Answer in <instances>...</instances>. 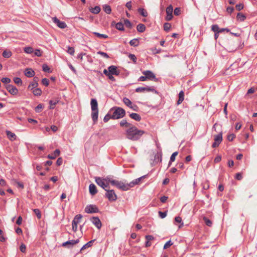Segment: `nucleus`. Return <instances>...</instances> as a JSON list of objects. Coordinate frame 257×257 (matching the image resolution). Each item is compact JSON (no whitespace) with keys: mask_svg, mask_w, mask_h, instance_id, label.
I'll use <instances>...</instances> for the list:
<instances>
[{"mask_svg":"<svg viewBox=\"0 0 257 257\" xmlns=\"http://www.w3.org/2000/svg\"><path fill=\"white\" fill-rule=\"evenodd\" d=\"M108 70L110 74L115 75H118L119 74V71L117 70V68L115 66L111 65L108 68Z\"/></svg>","mask_w":257,"mask_h":257,"instance_id":"14","label":"nucleus"},{"mask_svg":"<svg viewBox=\"0 0 257 257\" xmlns=\"http://www.w3.org/2000/svg\"><path fill=\"white\" fill-rule=\"evenodd\" d=\"M6 134L7 135L8 138L11 141H14V140H16L17 136L15 135V134L12 133L11 132H10L9 131H7Z\"/></svg>","mask_w":257,"mask_h":257,"instance_id":"20","label":"nucleus"},{"mask_svg":"<svg viewBox=\"0 0 257 257\" xmlns=\"http://www.w3.org/2000/svg\"><path fill=\"white\" fill-rule=\"evenodd\" d=\"M20 249L22 252H25L26 251V246L24 244H22L20 245Z\"/></svg>","mask_w":257,"mask_h":257,"instance_id":"61","label":"nucleus"},{"mask_svg":"<svg viewBox=\"0 0 257 257\" xmlns=\"http://www.w3.org/2000/svg\"><path fill=\"white\" fill-rule=\"evenodd\" d=\"M235 136L234 134H231L227 136V140L229 141H232L233 139L235 138Z\"/></svg>","mask_w":257,"mask_h":257,"instance_id":"60","label":"nucleus"},{"mask_svg":"<svg viewBox=\"0 0 257 257\" xmlns=\"http://www.w3.org/2000/svg\"><path fill=\"white\" fill-rule=\"evenodd\" d=\"M82 218V215L77 214L75 216L72 222H74L75 223L78 224L80 222Z\"/></svg>","mask_w":257,"mask_h":257,"instance_id":"29","label":"nucleus"},{"mask_svg":"<svg viewBox=\"0 0 257 257\" xmlns=\"http://www.w3.org/2000/svg\"><path fill=\"white\" fill-rule=\"evenodd\" d=\"M44 106L42 104H38L35 109V110L36 112H40L41 111V109L43 108Z\"/></svg>","mask_w":257,"mask_h":257,"instance_id":"45","label":"nucleus"},{"mask_svg":"<svg viewBox=\"0 0 257 257\" xmlns=\"http://www.w3.org/2000/svg\"><path fill=\"white\" fill-rule=\"evenodd\" d=\"M175 221L177 223H181V224L179 226V228H181L183 225V223L182 222V219L179 216H177L175 218Z\"/></svg>","mask_w":257,"mask_h":257,"instance_id":"44","label":"nucleus"},{"mask_svg":"<svg viewBox=\"0 0 257 257\" xmlns=\"http://www.w3.org/2000/svg\"><path fill=\"white\" fill-rule=\"evenodd\" d=\"M95 241V239L91 240L88 242L87 243L84 244L81 248L80 251H82V250L86 249L87 247H89L92 246V243Z\"/></svg>","mask_w":257,"mask_h":257,"instance_id":"30","label":"nucleus"},{"mask_svg":"<svg viewBox=\"0 0 257 257\" xmlns=\"http://www.w3.org/2000/svg\"><path fill=\"white\" fill-rule=\"evenodd\" d=\"M24 73L25 75L28 77H32L35 75V72L31 68H26Z\"/></svg>","mask_w":257,"mask_h":257,"instance_id":"17","label":"nucleus"},{"mask_svg":"<svg viewBox=\"0 0 257 257\" xmlns=\"http://www.w3.org/2000/svg\"><path fill=\"white\" fill-rule=\"evenodd\" d=\"M101 10L100 7L95 6L94 8H92L90 11L92 13L97 14H98Z\"/></svg>","mask_w":257,"mask_h":257,"instance_id":"27","label":"nucleus"},{"mask_svg":"<svg viewBox=\"0 0 257 257\" xmlns=\"http://www.w3.org/2000/svg\"><path fill=\"white\" fill-rule=\"evenodd\" d=\"M125 114V111L124 109L121 107H116L112 115H111V118L112 119H119L123 117Z\"/></svg>","mask_w":257,"mask_h":257,"instance_id":"4","label":"nucleus"},{"mask_svg":"<svg viewBox=\"0 0 257 257\" xmlns=\"http://www.w3.org/2000/svg\"><path fill=\"white\" fill-rule=\"evenodd\" d=\"M2 55L5 58H9L12 56V53L10 50H6L3 51Z\"/></svg>","mask_w":257,"mask_h":257,"instance_id":"25","label":"nucleus"},{"mask_svg":"<svg viewBox=\"0 0 257 257\" xmlns=\"http://www.w3.org/2000/svg\"><path fill=\"white\" fill-rule=\"evenodd\" d=\"M6 89L13 95H16L18 93V89L12 85H7Z\"/></svg>","mask_w":257,"mask_h":257,"instance_id":"10","label":"nucleus"},{"mask_svg":"<svg viewBox=\"0 0 257 257\" xmlns=\"http://www.w3.org/2000/svg\"><path fill=\"white\" fill-rule=\"evenodd\" d=\"M42 52L40 49H36L34 52L35 56L40 57L42 56Z\"/></svg>","mask_w":257,"mask_h":257,"instance_id":"57","label":"nucleus"},{"mask_svg":"<svg viewBox=\"0 0 257 257\" xmlns=\"http://www.w3.org/2000/svg\"><path fill=\"white\" fill-rule=\"evenodd\" d=\"M142 73L146 75L148 80H152L153 79L157 80L155 74L150 70L144 71Z\"/></svg>","mask_w":257,"mask_h":257,"instance_id":"12","label":"nucleus"},{"mask_svg":"<svg viewBox=\"0 0 257 257\" xmlns=\"http://www.w3.org/2000/svg\"><path fill=\"white\" fill-rule=\"evenodd\" d=\"M90 220L98 229L101 228L102 226L101 222L98 217H92L90 218Z\"/></svg>","mask_w":257,"mask_h":257,"instance_id":"11","label":"nucleus"},{"mask_svg":"<svg viewBox=\"0 0 257 257\" xmlns=\"http://www.w3.org/2000/svg\"><path fill=\"white\" fill-rule=\"evenodd\" d=\"M1 81L4 83L8 84L11 82V80L9 78L5 77V78H3L1 79Z\"/></svg>","mask_w":257,"mask_h":257,"instance_id":"52","label":"nucleus"},{"mask_svg":"<svg viewBox=\"0 0 257 257\" xmlns=\"http://www.w3.org/2000/svg\"><path fill=\"white\" fill-rule=\"evenodd\" d=\"M205 224L208 226H211L212 225L211 221L207 218L206 217H204L203 218Z\"/></svg>","mask_w":257,"mask_h":257,"instance_id":"42","label":"nucleus"},{"mask_svg":"<svg viewBox=\"0 0 257 257\" xmlns=\"http://www.w3.org/2000/svg\"><path fill=\"white\" fill-rule=\"evenodd\" d=\"M174 15L178 16L180 14V9L179 8H176L174 11Z\"/></svg>","mask_w":257,"mask_h":257,"instance_id":"64","label":"nucleus"},{"mask_svg":"<svg viewBox=\"0 0 257 257\" xmlns=\"http://www.w3.org/2000/svg\"><path fill=\"white\" fill-rule=\"evenodd\" d=\"M93 34L99 38L106 39L108 38V36L105 34H102L97 32H93Z\"/></svg>","mask_w":257,"mask_h":257,"instance_id":"35","label":"nucleus"},{"mask_svg":"<svg viewBox=\"0 0 257 257\" xmlns=\"http://www.w3.org/2000/svg\"><path fill=\"white\" fill-rule=\"evenodd\" d=\"M103 9L106 14H110L111 12V7L109 5H104L103 6Z\"/></svg>","mask_w":257,"mask_h":257,"instance_id":"32","label":"nucleus"},{"mask_svg":"<svg viewBox=\"0 0 257 257\" xmlns=\"http://www.w3.org/2000/svg\"><path fill=\"white\" fill-rule=\"evenodd\" d=\"M85 212L87 213H97L99 212V209L95 205H89L85 208Z\"/></svg>","mask_w":257,"mask_h":257,"instance_id":"8","label":"nucleus"},{"mask_svg":"<svg viewBox=\"0 0 257 257\" xmlns=\"http://www.w3.org/2000/svg\"><path fill=\"white\" fill-rule=\"evenodd\" d=\"M159 216L161 218H165L166 215H167V212H161V211H159Z\"/></svg>","mask_w":257,"mask_h":257,"instance_id":"62","label":"nucleus"},{"mask_svg":"<svg viewBox=\"0 0 257 257\" xmlns=\"http://www.w3.org/2000/svg\"><path fill=\"white\" fill-rule=\"evenodd\" d=\"M138 12L140 14V15L144 17H147L148 16L147 12L143 8H139L138 9Z\"/></svg>","mask_w":257,"mask_h":257,"instance_id":"33","label":"nucleus"},{"mask_svg":"<svg viewBox=\"0 0 257 257\" xmlns=\"http://www.w3.org/2000/svg\"><path fill=\"white\" fill-rule=\"evenodd\" d=\"M235 178L238 180H240L242 179V174L240 173H238L236 174Z\"/></svg>","mask_w":257,"mask_h":257,"instance_id":"63","label":"nucleus"},{"mask_svg":"<svg viewBox=\"0 0 257 257\" xmlns=\"http://www.w3.org/2000/svg\"><path fill=\"white\" fill-rule=\"evenodd\" d=\"M115 28L118 30L123 31L124 30L123 24L121 22H118L115 25Z\"/></svg>","mask_w":257,"mask_h":257,"instance_id":"39","label":"nucleus"},{"mask_svg":"<svg viewBox=\"0 0 257 257\" xmlns=\"http://www.w3.org/2000/svg\"><path fill=\"white\" fill-rule=\"evenodd\" d=\"M214 140L215 142H216L220 144L222 140V133H220L218 135L215 136Z\"/></svg>","mask_w":257,"mask_h":257,"instance_id":"23","label":"nucleus"},{"mask_svg":"<svg viewBox=\"0 0 257 257\" xmlns=\"http://www.w3.org/2000/svg\"><path fill=\"white\" fill-rule=\"evenodd\" d=\"M173 244V242L171 240L168 241L164 245V249H167Z\"/></svg>","mask_w":257,"mask_h":257,"instance_id":"54","label":"nucleus"},{"mask_svg":"<svg viewBox=\"0 0 257 257\" xmlns=\"http://www.w3.org/2000/svg\"><path fill=\"white\" fill-rule=\"evenodd\" d=\"M184 92L182 90L179 93V99L177 102V105H179L182 102V101L184 100Z\"/></svg>","mask_w":257,"mask_h":257,"instance_id":"22","label":"nucleus"},{"mask_svg":"<svg viewBox=\"0 0 257 257\" xmlns=\"http://www.w3.org/2000/svg\"><path fill=\"white\" fill-rule=\"evenodd\" d=\"M60 154V151L59 149H56L53 154L48 155L47 158L50 159H55Z\"/></svg>","mask_w":257,"mask_h":257,"instance_id":"18","label":"nucleus"},{"mask_svg":"<svg viewBox=\"0 0 257 257\" xmlns=\"http://www.w3.org/2000/svg\"><path fill=\"white\" fill-rule=\"evenodd\" d=\"M130 116L133 119L139 121L141 119V116L136 113H132L130 114Z\"/></svg>","mask_w":257,"mask_h":257,"instance_id":"21","label":"nucleus"},{"mask_svg":"<svg viewBox=\"0 0 257 257\" xmlns=\"http://www.w3.org/2000/svg\"><path fill=\"white\" fill-rule=\"evenodd\" d=\"M58 102V101H54V100H50L49 101V103L50 104V109H54L55 105L57 104V103Z\"/></svg>","mask_w":257,"mask_h":257,"instance_id":"43","label":"nucleus"},{"mask_svg":"<svg viewBox=\"0 0 257 257\" xmlns=\"http://www.w3.org/2000/svg\"><path fill=\"white\" fill-rule=\"evenodd\" d=\"M226 49L229 51L232 52L235 51L237 47L236 46L234 45L232 41H228V42L225 45Z\"/></svg>","mask_w":257,"mask_h":257,"instance_id":"13","label":"nucleus"},{"mask_svg":"<svg viewBox=\"0 0 257 257\" xmlns=\"http://www.w3.org/2000/svg\"><path fill=\"white\" fill-rule=\"evenodd\" d=\"M145 177V176H143L130 183H125L122 181L114 180V181H112V185L115 186L117 188L123 191H127L131 188L134 187L135 185L138 184L140 182L141 180Z\"/></svg>","mask_w":257,"mask_h":257,"instance_id":"1","label":"nucleus"},{"mask_svg":"<svg viewBox=\"0 0 257 257\" xmlns=\"http://www.w3.org/2000/svg\"><path fill=\"white\" fill-rule=\"evenodd\" d=\"M89 193L92 195H94L97 193L96 186L94 184H90L89 186Z\"/></svg>","mask_w":257,"mask_h":257,"instance_id":"16","label":"nucleus"},{"mask_svg":"<svg viewBox=\"0 0 257 257\" xmlns=\"http://www.w3.org/2000/svg\"><path fill=\"white\" fill-rule=\"evenodd\" d=\"M211 30L214 33L220 32V28L217 25H213L211 26Z\"/></svg>","mask_w":257,"mask_h":257,"instance_id":"41","label":"nucleus"},{"mask_svg":"<svg viewBox=\"0 0 257 257\" xmlns=\"http://www.w3.org/2000/svg\"><path fill=\"white\" fill-rule=\"evenodd\" d=\"M171 27L170 23H166L164 24V30L166 31H168Z\"/></svg>","mask_w":257,"mask_h":257,"instance_id":"50","label":"nucleus"},{"mask_svg":"<svg viewBox=\"0 0 257 257\" xmlns=\"http://www.w3.org/2000/svg\"><path fill=\"white\" fill-rule=\"evenodd\" d=\"M177 155H178V152H174L172 154V155H171V156L170 157V162L169 163V166H170L171 163L174 162L175 160V157H176V156Z\"/></svg>","mask_w":257,"mask_h":257,"instance_id":"37","label":"nucleus"},{"mask_svg":"<svg viewBox=\"0 0 257 257\" xmlns=\"http://www.w3.org/2000/svg\"><path fill=\"white\" fill-rule=\"evenodd\" d=\"M103 179L104 180L106 183H108V184H109V183H111V185H112V181H114V180L112 179L110 177H109V176H107L106 178H103Z\"/></svg>","mask_w":257,"mask_h":257,"instance_id":"47","label":"nucleus"},{"mask_svg":"<svg viewBox=\"0 0 257 257\" xmlns=\"http://www.w3.org/2000/svg\"><path fill=\"white\" fill-rule=\"evenodd\" d=\"M90 105L92 110L91 117L94 123H95L97 121L98 116V103L96 99L94 98L91 99Z\"/></svg>","mask_w":257,"mask_h":257,"instance_id":"3","label":"nucleus"},{"mask_svg":"<svg viewBox=\"0 0 257 257\" xmlns=\"http://www.w3.org/2000/svg\"><path fill=\"white\" fill-rule=\"evenodd\" d=\"M14 82L18 84V85H22V81L21 79L19 77H15L14 79Z\"/></svg>","mask_w":257,"mask_h":257,"instance_id":"46","label":"nucleus"},{"mask_svg":"<svg viewBox=\"0 0 257 257\" xmlns=\"http://www.w3.org/2000/svg\"><path fill=\"white\" fill-rule=\"evenodd\" d=\"M97 54L101 55L102 56H103V57H105V58L108 59L109 58L108 54L105 52H101V51H98V52H97Z\"/></svg>","mask_w":257,"mask_h":257,"instance_id":"55","label":"nucleus"},{"mask_svg":"<svg viewBox=\"0 0 257 257\" xmlns=\"http://www.w3.org/2000/svg\"><path fill=\"white\" fill-rule=\"evenodd\" d=\"M130 44L132 46L137 47L139 45V41L138 39H134L130 41Z\"/></svg>","mask_w":257,"mask_h":257,"instance_id":"28","label":"nucleus"},{"mask_svg":"<svg viewBox=\"0 0 257 257\" xmlns=\"http://www.w3.org/2000/svg\"><path fill=\"white\" fill-rule=\"evenodd\" d=\"M52 20L53 22L60 28L64 29L67 27V25L64 22L60 21L56 17L53 18Z\"/></svg>","mask_w":257,"mask_h":257,"instance_id":"9","label":"nucleus"},{"mask_svg":"<svg viewBox=\"0 0 257 257\" xmlns=\"http://www.w3.org/2000/svg\"><path fill=\"white\" fill-rule=\"evenodd\" d=\"M128 57L130 59L132 60L134 63H136L137 57L134 54H130Z\"/></svg>","mask_w":257,"mask_h":257,"instance_id":"58","label":"nucleus"},{"mask_svg":"<svg viewBox=\"0 0 257 257\" xmlns=\"http://www.w3.org/2000/svg\"><path fill=\"white\" fill-rule=\"evenodd\" d=\"M110 118H111V116L109 114H107L103 118V121L105 122H107Z\"/></svg>","mask_w":257,"mask_h":257,"instance_id":"59","label":"nucleus"},{"mask_svg":"<svg viewBox=\"0 0 257 257\" xmlns=\"http://www.w3.org/2000/svg\"><path fill=\"white\" fill-rule=\"evenodd\" d=\"M39 78L37 77H35L33 79V81L28 86L29 89H33L37 87L38 85Z\"/></svg>","mask_w":257,"mask_h":257,"instance_id":"15","label":"nucleus"},{"mask_svg":"<svg viewBox=\"0 0 257 257\" xmlns=\"http://www.w3.org/2000/svg\"><path fill=\"white\" fill-rule=\"evenodd\" d=\"M79 241V239H77L76 240H68V241H67L65 242H63V244H62V246H67V245H70L71 246L78 243Z\"/></svg>","mask_w":257,"mask_h":257,"instance_id":"19","label":"nucleus"},{"mask_svg":"<svg viewBox=\"0 0 257 257\" xmlns=\"http://www.w3.org/2000/svg\"><path fill=\"white\" fill-rule=\"evenodd\" d=\"M123 103L128 107H130L133 104L132 101L127 98L124 97L123 99Z\"/></svg>","mask_w":257,"mask_h":257,"instance_id":"36","label":"nucleus"},{"mask_svg":"<svg viewBox=\"0 0 257 257\" xmlns=\"http://www.w3.org/2000/svg\"><path fill=\"white\" fill-rule=\"evenodd\" d=\"M120 125L121 126H125L126 127L130 128L131 126H133V124H132L130 123L127 122L126 120L123 119L120 121Z\"/></svg>","mask_w":257,"mask_h":257,"instance_id":"26","label":"nucleus"},{"mask_svg":"<svg viewBox=\"0 0 257 257\" xmlns=\"http://www.w3.org/2000/svg\"><path fill=\"white\" fill-rule=\"evenodd\" d=\"M137 30L138 32L143 33L146 30V26L143 24H139L137 26Z\"/></svg>","mask_w":257,"mask_h":257,"instance_id":"24","label":"nucleus"},{"mask_svg":"<svg viewBox=\"0 0 257 257\" xmlns=\"http://www.w3.org/2000/svg\"><path fill=\"white\" fill-rule=\"evenodd\" d=\"M237 19L241 22H243L246 19V17L242 14L238 13L236 16Z\"/></svg>","mask_w":257,"mask_h":257,"instance_id":"34","label":"nucleus"},{"mask_svg":"<svg viewBox=\"0 0 257 257\" xmlns=\"http://www.w3.org/2000/svg\"><path fill=\"white\" fill-rule=\"evenodd\" d=\"M33 90V93L34 95L36 96H40L42 94V90L40 88H35Z\"/></svg>","mask_w":257,"mask_h":257,"instance_id":"31","label":"nucleus"},{"mask_svg":"<svg viewBox=\"0 0 257 257\" xmlns=\"http://www.w3.org/2000/svg\"><path fill=\"white\" fill-rule=\"evenodd\" d=\"M105 193V196L110 201H114L117 199V195L113 190L107 189Z\"/></svg>","mask_w":257,"mask_h":257,"instance_id":"7","label":"nucleus"},{"mask_svg":"<svg viewBox=\"0 0 257 257\" xmlns=\"http://www.w3.org/2000/svg\"><path fill=\"white\" fill-rule=\"evenodd\" d=\"M24 51L26 53L31 54L33 52V48L31 47H26L24 49Z\"/></svg>","mask_w":257,"mask_h":257,"instance_id":"38","label":"nucleus"},{"mask_svg":"<svg viewBox=\"0 0 257 257\" xmlns=\"http://www.w3.org/2000/svg\"><path fill=\"white\" fill-rule=\"evenodd\" d=\"M145 134V132L138 130L135 126H132L126 131V138L131 140L136 141Z\"/></svg>","mask_w":257,"mask_h":257,"instance_id":"2","label":"nucleus"},{"mask_svg":"<svg viewBox=\"0 0 257 257\" xmlns=\"http://www.w3.org/2000/svg\"><path fill=\"white\" fill-rule=\"evenodd\" d=\"M43 70L44 71V72H48V73H50L51 72V70H50V68H49V67L46 65V64H44L43 65Z\"/></svg>","mask_w":257,"mask_h":257,"instance_id":"48","label":"nucleus"},{"mask_svg":"<svg viewBox=\"0 0 257 257\" xmlns=\"http://www.w3.org/2000/svg\"><path fill=\"white\" fill-rule=\"evenodd\" d=\"M173 9L172 5L169 6L166 10V14L172 15Z\"/></svg>","mask_w":257,"mask_h":257,"instance_id":"40","label":"nucleus"},{"mask_svg":"<svg viewBox=\"0 0 257 257\" xmlns=\"http://www.w3.org/2000/svg\"><path fill=\"white\" fill-rule=\"evenodd\" d=\"M33 211L35 212V214L37 215V217L39 219H40L41 218V213L40 210L39 209H34Z\"/></svg>","mask_w":257,"mask_h":257,"instance_id":"49","label":"nucleus"},{"mask_svg":"<svg viewBox=\"0 0 257 257\" xmlns=\"http://www.w3.org/2000/svg\"><path fill=\"white\" fill-rule=\"evenodd\" d=\"M137 92L142 93L145 92H152L155 93H157V91L155 90L153 86H148L146 87H140L136 89Z\"/></svg>","mask_w":257,"mask_h":257,"instance_id":"6","label":"nucleus"},{"mask_svg":"<svg viewBox=\"0 0 257 257\" xmlns=\"http://www.w3.org/2000/svg\"><path fill=\"white\" fill-rule=\"evenodd\" d=\"M124 23L127 28H131L132 27V24L128 20H127V19L124 20Z\"/></svg>","mask_w":257,"mask_h":257,"instance_id":"51","label":"nucleus"},{"mask_svg":"<svg viewBox=\"0 0 257 257\" xmlns=\"http://www.w3.org/2000/svg\"><path fill=\"white\" fill-rule=\"evenodd\" d=\"M67 52L70 55H74L75 52L74 48L73 47H68Z\"/></svg>","mask_w":257,"mask_h":257,"instance_id":"56","label":"nucleus"},{"mask_svg":"<svg viewBox=\"0 0 257 257\" xmlns=\"http://www.w3.org/2000/svg\"><path fill=\"white\" fill-rule=\"evenodd\" d=\"M95 181L98 185L100 186L105 190H106L107 189L109 188V184H108V183H106L103 178L99 177H96L95 178Z\"/></svg>","mask_w":257,"mask_h":257,"instance_id":"5","label":"nucleus"},{"mask_svg":"<svg viewBox=\"0 0 257 257\" xmlns=\"http://www.w3.org/2000/svg\"><path fill=\"white\" fill-rule=\"evenodd\" d=\"M42 83L44 85L48 86L49 84V80L47 78H43L42 80Z\"/></svg>","mask_w":257,"mask_h":257,"instance_id":"53","label":"nucleus"}]
</instances>
